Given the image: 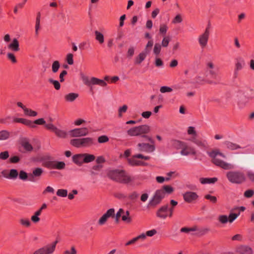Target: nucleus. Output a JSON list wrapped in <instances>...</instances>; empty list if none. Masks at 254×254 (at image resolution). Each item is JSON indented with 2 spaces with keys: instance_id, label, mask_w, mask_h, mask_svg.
I'll list each match as a JSON object with an SVG mask.
<instances>
[{
  "instance_id": "f257e3e1",
  "label": "nucleus",
  "mask_w": 254,
  "mask_h": 254,
  "mask_svg": "<svg viewBox=\"0 0 254 254\" xmlns=\"http://www.w3.org/2000/svg\"><path fill=\"white\" fill-rule=\"evenodd\" d=\"M170 145L175 149H181L180 154L182 156H195L197 154L195 148L185 141L172 139L170 141Z\"/></svg>"
},
{
  "instance_id": "f03ea898",
  "label": "nucleus",
  "mask_w": 254,
  "mask_h": 254,
  "mask_svg": "<svg viewBox=\"0 0 254 254\" xmlns=\"http://www.w3.org/2000/svg\"><path fill=\"white\" fill-rule=\"evenodd\" d=\"M211 158L212 162L217 166L225 170H230L234 168V165L230 163L225 162L223 159L226 158V156L221 152L218 149L212 150L208 153Z\"/></svg>"
},
{
  "instance_id": "7ed1b4c3",
  "label": "nucleus",
  "mask_w": 254,
  "mask_h": 254,
  "mask_svg": "<svg viewBox=\"0 0 254 254\" xmlns=\"http://www.w3.org/2000/svg\"><path fill=\"white\" fill-rule=\"evenodd\" d=\"M107 175L109 178L123 184H129L134 179L125 170L122 169L112 170L108 171Z\"/></svg>"
},
{
  "instance_id": "20e7f679",
  "label": "nucleus",
  "mask_w": 254,
  "mask_h": 254,
  "mask_svg": "<svg viewBox=\"0 0 254 254\" xmlns=\"http://www.w3.org/2000/svg\"><path fill=\"white\" fill-rule=\"evenodd\" d=\"M205 73L209 78L208 83L212 84H217L220 82L221 78L218 74V70L212 62L209 61L206 63Z\"/></svg>"
},
{
  "instance_id": "39448f33",
  "label": "nucleus",
  "mask_w": 254,
  "mask_h": 254,
  "mask_svg": "<svg viewBox=\"0 0 254 254\" xmlns=\"http://www.w3.org/2000/svg\"><path fill=\"white\" fill-rule=\"evenodd\" d=\"M254 99V91L245 92L240 89L236 95L238 105L241 108L245 107L250 101Z\"/></svg>"
},
{
  "instance_id": "423d86ee",
  "label": "nucleus",
  "mask_w": 254,
  "mask_h": 254,
  "mask_svg": "<svg viewBox=\"0 0 254 254\" xmlns=\"http://www.w3.org/2000/svg\"><path fill=\"white\" fill-rule=\"evenodd\" d=\"M226 177L232 184L240 185L245 182L246 177L245 174L239 171H230L226 173Z\"/></svg>"
},
{
  "instance_id": "0eeeda50",
  "label": "nucleus",
  "mask_w": 254,
  "mask_h": 254,
  "mask_svg": "<svg viewBox=\"0 0 254 254\" xmlns=\"http://www.w3.org/2000/svg\"><path fill=\"white\" fill-rule=\"evenodd\" d=\"M150 131V127L147 125H142L130 128L127 131V135L129 136H138L147 134Z\"/></svg>"
},
{
  "instance_id": "6e6552de",
  "label": "nucleus",
  "mask_w": 254,
  "mask_h": 254,
  "mask_svg": "<svg viewBox=\"0 0 254 254\" xmlns=\"http://www.w3.org/2000/svg\"><path fill=\"white\" fill-rule=\"evenodd\" d=\"M143 137L146 138L151 143H139L137 145L138 150L140 152H145L146 153L153 152L155 150V146L154 144V140L151 137L143 135Z\"/></svg>"
},
{
  "instance_id": "1a4fd4ad",
  "label": "nucleus",
  "mask_w": 254,
  "mask_h": 254,
  "mask_svg": "<svg viewBox=\"0 0 254 254\" xmlns=\"http://www.w3.org/2000/svg\"><path fill=\"white\" fill-rule=\"evenodd\" d=\"M45 127L47 129L53 131L59 138H66L69 136V131H67L66 130L61 128H59L52 123L45 125Z\"/></svg>"
},
{
  "instance_id": "9d476101",
  "label": "nucleus",
  "mask_w": 254,
  "mask_h": 254,
  "mask_svg": "<svg viewBox=\"0 0 254 254\" xmlns=\"http://www.w3.org/2000/svg\"><path fill=\"white\" fill-rule=\"evenodd\" d=\"M58 241L57 240L52 243L43 246L36 250L33 254H53L56 249V246Z\"/></svg>"
},
{
  "instance_id": "9b49d317",
  "label": "nucleus",
  "mask_w": 254,
  "mask_h": 254,
  "mask_svg": "<svg viewBox=\"0 0 254 254\" xmlns=\"http://www.w3.org/2000/svg\"><path fill=\"white\" fill-rule=\"evenodd\" d=\"M137 159H141L144 160H148L150 159V157L148 156H144L141 154H137L133 155L130 158H128L127 162L130 165L132 166L146 165V163L141 160H137Z\"/></svg>"
},
{
  "instance_id": "f8f14e48",
  "label": "nucleus",
  "mask_w": 254,
  "mask_h": 254,
  "mask_svg": "<svg viewBox=\"0 0 254 254\" xmlns=\"http://www.w3.org/2000/svg\"><path fill=\"white\" fill-rule=\"evenodd\" d=\"M210 34V29L207 27L204 31L198 36L197 41L201 48L204 49L207 46Z\"/></svg>"
},
{
  "instance_id": "ddd939ff",
  "label": "nucleus",
  "mask_w": 254,
  "mask_h": 254,
  "mask_svg": "<svg viewBox=\"0 0 254 254\" xmlns=\"http://www.w3.org/2000/svg\"><path fill=\"white\" fill-rule=\"evenodd\" d=\"M120 217L122 218V220L123 221L127 223H130L132 221V219L130 216L129 211L128 210L125 211L123 208H120L115 214L116 222H118L119 221Z\"/></svg>"
},
{
  "instance_id": "4468645a",
  "label": "nucleus",
  "mask_w": 254,
  "mask_h": 254,
  "mask_svg": "<svg viewBox=\"0 0 254 254\" xmlns=\"http://www.w3.org/2000/svg\"><path fill=\"white\" fill-rule=\"evenodd\" d=\"M89 130L87 127L75 128L69 131L70 137H79L88 135Z\"/></svg>"
},
{
  "instance_id": "2eb2a0df",
  "label": "nucleus",
  "mask_w": 254,
  "mask_h": 254,
  "mask_svg": "<svg viewBox=\"0 0 254 254\" xmlns=\"http://www.w3.org/2000/svg\"><path fill=\"white\" fill-rule=\"evenodd\" d=\"M165 193L163 190H157L150 203L151 205H156L159 204L161 200L165 197Z\"/></svg>"
},
{
  "instance_id": "dca6fc26",
  "label": "nucleus",
  "mask_w": 254,
  "mask_h": 254,
  "mask_svg": "<svg viewBox=\"0 0 254 254\" xmlns=\"http://www.w3.org/2000/svg\"><path fill=\"white\" fill-rule=\"evenodd\" d=\"M114 216H115V209L114 208H110L98 220V223L99 225H103L106 223L109 218Z\"/></svg>"
},
{
  "instance_id": "f3484780",
  "label": "nucleus",
  "mask_w": 254,
  "mask_h": 254,
  "mask_svg": "<svg viewBox=\"0 0 254 254\" xmlns=\"http://www.w3.org/2000/svg\"><path fill=\"white\" fill-rule=\"evenodd\" d=\"M183 198L186 202L192 203L198 199V195L195 192L188 191L184 193Z\"/></svg>"
},
{
  "instance_id": "a211bd4d",
  "label": "nucleus",
  "mask_w": 254,
  "mask_h": 254,
  "mask_svg": "<svg viewBox=\"0 0 254 254\" xmlns=\"http://www.w3.org/2000/svg\"><path fill=\"white\" fill-rule=\"evenodd\" d=\"M156 215L158 217L163 219H165L169 216L168 205H166L161 207L157 211Z\"/></svg>"
},
{
  "instance_id": "6ab92c4d",
  "label": "nucleus",
  "mask_w": 254,
  "mask_h": 254,
  "mask_svg": "<svg viewBox=\"0 0 254 254\" xmlns=\"http://www.w3.org/2000/svg\"><path fill=\"white\" fill-rule=\"evenodd\" d=\"M82 148L89 147L94 144V139L92 137L81 138Z\"/></svg>"
},
{
  "instance_id": "aec40b11",
  "label": "nucleus",
  "mask_w": 254,
  "mask_h": 254,
  "mask_svg": "<svg viewBox=\"0 0 254 254\" xmlns=\"http://www.w3.org/2000/svg\"><path fill=\"white\" fill-rule=\"evenodd\" d=\"M72 161L77 165L80 166L83 163L84 161V154L80 153L74 155L72 157Z\"/></svg>"
},
{
  "instance_id": "412c9836",
  "label": "nucleus",
  "mask_w": 254,
  "mask_h": 254,
  "mask_svg": "<svg viewBox=\"0 0 254 254\" xmlns=\"http://www.w3.org/2000/svg\"><path fill=\"white\" fill-rule=\"evenodd\" d=\"M7 48L13 52H18L19 51V44L18 40L14 38L11 43L8 45Z\"/></svg>"
},
{
  "instance_id": "4be33fe9",
  "label": "nucleus",
  "mask_w": 254,
  "mask_h": 254,
  "mask_svg": "<svg viewBox=\"0 0 254 254\" xmlns=\"http://www.w3.org/2000/svg\"><path fill=\"white\" fill-rule=\"evenodd\" d=\"M91 86L97 85L101 87H106L107 85V82L103 79L98 78L95 77H91Z\"/></svg>"
},
{
  "instance_id": "5701e85b",
  "label": "nucleus",
  "mask_w": 254,
  "mask_h": 254,
  "mask_svg": "<svg viewBox=\"0 0 254 254\" xmlns=\"http://www.w3.org/2000/svg\"><path fill=\"white\" fill-rule=\"evenodd\" d=\"M148 53L147 52L143 51L140 53L134 59L135 64H140L146 58Z\"/></svg>"
},
{
  "instance_id": "b1692460",
  "label": "nucleus",
  "mask_w": 254,
  "mask_h": 254,
  "mask_svg": "<svg viewBox=\"0 0 254 254\" xmlns=\"http://www.w3.org/2000/svg\"><path fill=\"white\" fill-rule=\"evenodd\" d=\"M21 145L27 151L30 152L33 150V147L26 139H23L21 141Z\"/></svg>"
},
{
  "instance_id": "393cba45",
  "label": "nucleus",
  "mask_w": 254,
  "mask_h": 254,
  "mask_svg": "<svg viewBox=\"0 0 254 254\" xmlns=\"http://www.w3.org/2000/svg\"><path fill=\"white\" fill-rule=\"evenodd\" d=\"M20 225L25 228H29L31 226V222L29 218L26 217H21L19 219Z\"/></svg>"
},
{
  "instance_id": "a878e982",
  "label": "nucleus",
  "mask_w": 254,
  "mask_h": 254,
  "mask_svg": "<svg viewBox=\"0 0 254 254\" xmlns=\"http://www.w3.org/2000/svg\"><path fill=\"white\" fill-rule=\"evenodd\" d=\"M239 252L240 254H252L253 251L252 249L246 246H242L238 249Z\"/></svg>"
},
{
  "instance_id": "bb28decb",
  "label": "nucleus",
  "mask_w": 254,
  "mask_h": 254,
  "mask_svg": "<svg viewBox=\"0 0 254 254\" xmlns=\"http://www.w3.org/2000/svg\"><path fill=\"white\" fill-rule=\"evenodd\" d=\"M78 97V94L76 93H70L64 95V99L66 102H72Z\"/></svg>"
},
{
  "instance_id": "cd10ccee",
  "label": "nucleus",
  "mask_w": 254,
  "mask_h": 254,
  "mask_svg": "<svg viewBox=\"0 0 254 254\" xmlns=\"http://www.w3.org/2000/svg\"><path fill=\"white\" fill-rule=\"evenodd\" d=\"M218 181L217 178H201L199 179V181L202 184H214Z\"/></svg>"
},
{
  "instance_id": "c85d7f7f",
  "label": "nucleus",
  "mask_w": 254,
  "mask_h": 254,
  "mask_svg": "<svg viewBox=\"0 0 254 254\" xmlns=\"http://www.w3.org/2000/svg\"><path fill=\"white\" fill-rule=\"evenodd\" d=\"M65 167V164L63 161H56L52 163V168L56 169H64Z\"/></svg>"
},
{
  "instance_id": "c756f323",
  "label": "nucleus",
  "mask_w": 254,
  "mask_h": 254,
  "mask_svg": "<svg viewBox=\"0 0 254 254\" xmlns=\"http://www.w3.org/2000/svg\"><path fill=\"white\" fill-rule=\"evenodd\" d=\"M41 214L40 211H36L31 217V221L34 224L39 222L41 220L40 216Z\"/></svg>"
},
{
  "instance_id": "7c9ffc66",
  "label": "nucleus",
  "mask_w": 254,
  "mask_h": 254,
  "mask_svg": "<svg viewBox=\"0 0 254 254\" xmlns=\"http://www.w3.org/2000/svg\"><path fill=\"white\" fill-rule=\"evenodd\" d=\"M224 144L226 147L230 150H236L241 148L239 145L230 141H226Z\"/></svg>"
},
{
  "instance_id": "2f4dec72",
  "label": "nucleus",
  "mask_w": 254,
  "mask_h": 254,
  "mask_svg": "<svg viewBox=\"0 0 254 254\" xmlns=\"http://www.w3.org/2000/svg\"><path fill=\"white\" fill-rule=\"evenodd\" d=\"M70 144L76 148H82L81 138L71 139Z\"/></svg>"
},
{
  "instance_id": "473e14b6",
  "label": "nucleus",
  "mask_w": 254,
  "mask_h": 254,
  "mask_svg": "<svg viewBox=\"0 0 254 254\" xmlns=\"http://www.w3.org/2000/svg\"><path fill=\"white\" fill-rule=\"evenodd\" d=\"M84 161L85 163H88L94 161L96 159L95 155L91 154L83 153Z\"/></svg>"
},
{
  "instance_id": "72a5a7b5",
  "label": "nucleus",
  "mask_w": 254,
  "mask_h": 254,
  "mask_svg": "<svg viewBox=\"0 0 254 254\" xmlns=\"http://www.w3.org/2000/svg\"><path fill=\"white\" fill-rule=\"evenodd\" d=\"M245 65L244 61L241 58L236 59L235 64V68L237 70H240L242 69Z\"/></svg>"
},
{
  "instance_id": "f704fd0d",
  "label": "nucleus",
  "mask_w": 254,
  "mask_h": 254,
  "mask_svg": "<svg viewBox=\"0 0 254 254\" xmlns=\"http://www.w3.org/2000/svg\"><path fill=\"white\" fill-rule=\"evenodd\" d=\"M95 39L102 44L104 42V37L103 34L98 31H95Z\"/></svg>"
},
{
  "instance_id": "c9c22d12",
  "label": "nucleus",
  "mask_w": 254,
  "mask_h": 254,
  "mask_svg": "<svg viewBox=\"0 0 254 254\" xmlns=\"http://www.w3.org/2000/svg\"><path fill=\"white\" fill-rule=\"evenodd\" d=\"M80 76L84 84L88 86H91V77L89 78L88 76H86L83 73H80Z\"/></svg>"
},
{
  "instance_id": "e433bc0d",
  "label": "nucleus",
  "mask_w": 254,
  "mask_h": 254,
  "mask_svg": "<svg viewBox=\"0 0 254 254\" xmlns=\"http://www.w3.org/2000/svg\"><path fill=\"white\" fill-rule=\"evenodd\" d=\"M187 133L189 135L192 136V140H194L197 136L195 128L193 127H189L187 129Z\"/></svg>"
},
{
  "instance_id": "4c0bfd02",
  "label": "nucleus",
  "mask_w": 254,
  "mask_h": 254,
  "mask_svg": "<svg viewBox=\"0 0 254 254\" xmlns=\"http://www.w3.org/2000/svg\"><path fill=\"white\" fill-rule=\"evenodd\" d=\"M198 230V228L196 226H193L191 228L183 227L180 230V231L183 233H189L190 232L196 231Z\"/></svg>"
},
{
  "instance_id": "58836bf2",
  "label": "nucleus",
  "mask_w": 254,
  "mask_h": 254,
  "mask_svg": "<svg viewBox=\"0 0 254 254\" xmlns=\"http://www.w3.org/2000/svg\"><path fill=\"white\" fill-rule=\"evenodd\" d=\"M60 67V63L58 61H54L52 64V71L54 73H57Z\"/></svg>"
},
{
  "instance_id": "ea45409f",
  "label": "nucleus",
  "mask_w": 254,
  "mask_h": 254,
  "mask_svg": "<svg viewBox=\"0 0 254 254\" xmlns=\"http://www.w3.org/2000/svg\"><path fill=\"white\" fill-rule=\"evenodd\" d=\"M218 220L219 222L221 224H225L227 222H229V218H228V216L226 215H219L218 216Z\"/></svg>"
},
{
  "instance_id": "a19ab883",
  "label": "nucleus",
  "mask_w": 254,
  "mask_h": 254,
  "mask_svg": "<svg viewBox=\"0 0 254 254\" xmlns=\"http://www.w3.org/2000/svg\"><path fill=\"white\" fill-rule=\"evenodd\" d=\"M204 198L207 200H208L212 203H216L217 201V198L216 196L212 195L210 193L205 194L204 196Z\"/></svg>"
},
{
  "instance_id": "79ce46f5",
  "label": "nucleus",
  "mask_w": 254,
  "mask_h": 254,
  "mask_svg": "<svg viewBox=\"0 0 254 254\" xmlns=\"http://www.w3.org/2000/svg\"><path fill=\"white\" fill-rule=\"evenodd\" d=\"M24 115L27 116L35 117L37 115V113L30 109L26 108L23 111Z\"/></svg>"
},
{
  "instance_id": "37998d69",
  "label": "nucleus",
  "mask_w": 254,
  "mask_h": 254,
  "mask_svg": "<svg viewBox=\"0 0 254 254\" xmlns=\"http://www.w3.org/2000/svg\"><path fill=\"white\" fill-rule=\"evenodd\" d=\"M10 133L9 131L3 130L0 131V140H6L10 136Z\"/></svg>"
},
{
  "instance_id": "c03bdc74",
  "label": "nucleus",
  "mask_w": 254,
  "mask_h": 254,
  "mask_svg": "<svg viewBox=\"0 0 254 254\" xmlns=\"http://www.w3.org/2000/svg\"><path fill=\"white\" fill-rule=\"evenodd\" d=\"M18 175V172L17 170L12 169L9 171V179H16Z\"/></svg>"
},
{
  "instance_id": "a18cd8bd",
  "label": "nucleus",
  "mask_w": 254,
  "mask_h": 254,
  "mask_svg": "<svg viewBox=\"0 0 254 254\" xmlns=\"http://www.w3.org/2000/svg\"><path fill=\"white\" fill-rule=\"evenodd\" d=\"M7 59L11 62L12 64H16L17 63L16 58L14 54L11 52L7 53L6 55Z\"/></svg>"
},
{
  "instance_id": "49530a36",
  "label": "nucleus",
  "mask_w": 254,
  "mask_h": 254,
  "mask_svg": "<svg viewBox=\"0 0 254 254\" xmlns=\"http://www.w3.org/2000/svg\"><path fill=\"white\" fill-rule=\"evenodd\" d=\"M192 141L194 142L197 146H200V147L205 148V147H207L208 146L207 141L205 140H195V141H194V140H192Z\"/></svg>"
},
{
  "instance_id": "de8ad7c7",
  "label": "nucleus",
  "mask_w": 254,
  "mask_h": 254,
  "mask_svg": "<svg viewBox=\"0 0 254 254\" xmlns=\"http://www.w3.org/2000/svg\"><path fill=\"white\" fill-rule=\"evenodd\" d=\"M162 46L159 43H156L153 48V53L158 56L161 52Z\"/></svg>"
},
{
  "instance_id": "09e8293b",
  "label": "nucleus",
  "mask_w": 254,
  "mask_h": 254,
  "mask_svg": "<svg viewBox=\"0 0 254 254\" xmlns=\"http://www.w3.org/2000/svg\"><path fill=\"white\" fill-rule=\"evenodd\" d=\"M127 108L128 107L126 105H124L123 106L120 107L118 109L119 117L120 118L122 117L123 116V114L127 112Z\"/></svg>"
},
{
  "instance_id": "8fccbe9b",
  "label": "nucleus",
  "mask_w": 254,
  "mask_h": 254,
  "mask_svg": "<svg viewBox=\"0 0 254 254\" xmlns=\"http://www.w3.org/2000/svg\"><path fill=\"white\" fill-rule=\"evenodd\" d=\"M49 82L54 85L55 89L58 90L60 89L61 84L59 81L50 78L49 79Z\"/></svg>"
},
{
  "instance_id": "3c124183",
  "label": "nucleus",
  "mask_w": 254,
  "mask_h": 254,
  "mask_svg": "<svg viewBox=\"0 0 254 254\" xmlns=\"http://www.w3.org/2000/svg\"><path fill=\"white\" fill-rule=\"evenodd\" d=\"M240 213H230L229 216H228V218H229L228 222L230 223H232L240 215Z\"/></svg>"
},
{
  "instance_id": "603ef678",
  "label": "nucleus",
  "mask_w": 254,
  "mask_h": 254,
  "mask_svg": "<svg viewBox=\"0 0 254 254\" xmlns=\"http://www.w3.org/2000/svg\"><path fill=\"white\" fill-rule=\"evenodd\" d=\"M40 29V16L39 15L37 17L35 23V34L38 35L39 31Z\"/></svg>"
},
{
  "instance_id": "864d4df0",
  "label": "nucleus",
  "mask_w": 254,
  "mask_h": 254,
  "mask_svg": "<svg viewBox=\"0 0 254 254\" xmlns=\"http://www.w3.org/2000/svg\"><path fill=\"white\" fill-rule=\"evenodd\" d=\"M170 40L171 39L169 36H164L161 42V45L163 47H167L168 46Z\"/></svg>"
},
{
  "instance_id": "5fc2aeb1",
  "label": "nucleus",
  "mask_w": 254,
  "mask_h": 254,
  "mask_svg": "<svg viewBox=\"0 0 254 254\" xmlns=\"http://www.w3.org/2000/svg\"><path fill=\"white\" fill-rule=\"evenodd\" d=\"M21 124H23L26 126H27L32 128H34L36 127V126L34 125V123H33L32 121L23 118Z\"/></svg>"
},
{
  "instance_id": "6e6d98bb",
  "label": "nucleus",
  "mask_w": 254,
  "mask_h": 254,
  "mask_svg": "<svg viewBox=\"0 0 254 254\" xmlns=\"http://www.w3.org/2000/svg\"><path fill=\"white\" fill-rule=\"evenodd\" d=\"M57 195L60 197H66L67 195V190L65 189H59L57 191Z\"/></svg>"
},
{
  "instance_id": "4d7b16f0",
  "label": "nucleus",
  "mask_w": 254,
  "mask_h": 254,
  "mask_svg": "<svg viewBox=\"0 0 254 254\" xmlns=\"http://www.w3.org/2000/svg\"><path fill=\"white\" fill-rule=\"evenodd\" d=\"M43 173V170L40 168H37L33 171L32 174L35 177H40Z\"/></svg>"
},
{
  "instance_id": "13d9d810",
  "label": "nucleus",
  "mask_w": 254,
  "mask_h": 254,
  "mask_svg": "<svg viewBox=\"0 0 254 254\" xmlns=\"http://www.w3.org/2000/svg\"><path fill=\"white\" fill-rule=\"evenodd\" d=\"M183 21V18L181 14H177L172 21L173 24L180 23Z\"/></svg>"
},
{
  "instance_id": "bf43d9fd",
  "label": "nucleus",
  "mask_w": 254,
  "mask_h": 254,
  "mask_svg": "<svg viewBox=\"0 0 254 254\" xmlns=\"http://www.w3.org/2000/svg\"><path fill=\"white\" fill-rule=\"evenodd\" d=\"M172 91L171 87L167 86H161L160 88V91L162 93L171 92Z\"/></svg>"
},
{
  "instance_id": "052dcab7",
  "label": "nucleus",
  "mask_w": 254,
  "mask_h": 254,
  "mask_svg": "<svg viewBox=\"0 0 254 254\" xmlns=\"http://www.w3.org/2000/svg\"><path fill=\"white\" fill-rule=\"evenodd\" d=\"M73 55L71 53H68L66 56V61L69 65L73 64Z\"/></svg>"
},
{
  "instance_id": "680f3d73",
  "label": "nucleus",
  "mask_w": 254,
  "mask_h": 254,
  "mask_svg": "<svg viewBox=\"0 0 254 254\" xmlns=\"http://www.w3.org/2000/svg\"><path fill=\"white\" fill-rule=\"evenodd\" d=\"M109 139L107 135H103L101 136H100L98 138V142L99 143H104L107 142L109 141Z\"/></svg>"
},
{
  "instance_id": "e2e57ef3",
  "label": "nucleus",
  "mask_w": 254,
  "mask_h": 254,
  "mask_svg": "<svg viewBox=\"0 0 254 254\" xmlns=\"http://www.w3.org/2000/svg\"><path fill=\"white\" fill-rule=\"evenodd\" d=\"M19 178L21 180L25 181L28 178V175L26 172L23 170H21L19 172Z\"/></svg>"
},
{
  "instance_id": "0e129e2a",
  "label": "nucleus",
  "mask_w": 254,
  "mask_h": 254,
  "mask_svg": "<svg viewBox=\"0 0 254 254\" xmlns=\"http://www.w3.org/2000/svg\"><path fill=\"white\" fill-rule=\"evenodd\" d=\"M168 30V27L166 24H162L160 25L159 32L163 34H166Z\"/></svg>"
},
{
  "instance_id": "69168bd1",
  "label": "nucleus",
  "mask_w": 254,
  "mask_h": 254,
  "mask_svg": "<svg viewBox=\"0 0 254 254\" xmlns=\"http://www.w3.org/2000/svg\"><path fill=\"white\" fill-rule=\"evenodd\" d=\"M164 190V192H166L168 193H171L174 191V189L170 186L166 185L164 186L162 189Z\"/></svg>"
},
{
  "instance_id": "338daca9",
  "label": "nucleus",
  "mask_w": 254,
  "mask_h": 254,
  "mask_svg": "<svg viewBox=\"0 0 254 254\" xmlns=\"http://www.w3.org/2000/svg\"><path fill=\"white\" fill-rule=\"evenodd\" d=\"M155 65L157 67L162 66L163 65V62L162 60L156 56L155 59Z\"/></svg>"
},
{
  "instance_id": "774afa93",
  "label": "nucleus",
  "mask_w": 254,
  "mask_h": 254,
  "mask_svg": "<svg viewBox=\"0 0 254 254\" xmlns=\"http://www.w3.org/2000/svg\"><path fill=\"white\" fill-rule=\"evenodd\" d=\"M135 49L133 47H130L128 48L127 52V57L130 58H131L134 53Z\"/></svg>"
}]
</instances>
